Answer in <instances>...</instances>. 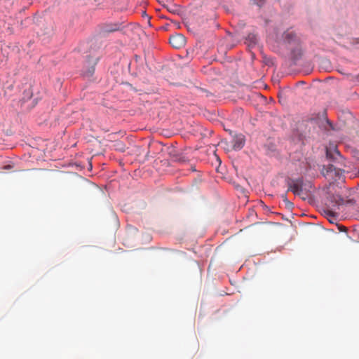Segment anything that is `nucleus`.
Returning a JSON list of instances; mask_svg holds the SVG:
<instances>
[{
  "label": "nucleus",
  "instance_id": "f257e3e1",
  "mask_svg": "<svg viewBox=\"0 0 359 359\" xmlns=\"http://www.w3.org/2000/svg\"><path fill=\"white\" fill-rule=\"evenodd\" d=\"M283 42L287 48L291 51L294 58H297L302 53L300 41L292 30H287L283 35Z\"/></svg>",
  "mask_w": 359,
  "mask_h": 359
},
{
  "label": "nucleus",
  "instance_id": "f03ea898",
  "mask_svg": "<svg viewBox=\"0 0 359 359\" xmlns=\"http://www.w3.org/2000/svg\"><path fill=\"white\" fill-rule=\"evenodd\" d=\"M344 203V199L339 195H330L327 198L326 205L331 209L328 210L327 215L334 216L333 210L339 209V206Z\"/></svg>",
  "mask_w": 359,
  "mask_h": 359
},
{
  "label": "nucleus",
  "instance_id": "7ed1b4c3",
  "mask_svg": "<svg viewBox=\"0 0 359 359\" xmlns=\"http://www.w3.org/2000/svg\"><path fill=\"white\" fill-rule=\"evenodd\" d=\"M294 193V195L302 196L303 194V180L298 178L289 182L288 190Z\"/></svg>",
  "mask_w": 359,
  "mask_h": 359
},
{
  "label": "nucleus",
  "instance_id": "20e7f679",
  "mask_svg": "<svg viewBox=\"0 0 359 359\" xmlns=\"http://www.w3.org/2000/svg\"><path fill=\"white\" fill-rule=\"evenodd\" d=\"M169 42L173 48L180 49L186 45V38L182 34H177L171 36Z\"/></svg>",
  "mask_w": 359,
  "mask_h": 359
},
{
  "label": "nucleus",
  "instance_id": "39448f33",
  "mask_svg": "<svg viewBox=\"0 0 359 359\" xmlns=\"http://www.w3.org/2000/svg\"><path fill=\"white\" fill-rule=\"evenodd\" d=\"M245 138L242 134L236 135L232 140V148L236 151L241 150L245 145Z\"/></svg>",
  "mask_w": 359,
  "mask_h": 359
},
{
  "label": "nucleus",
  "instance_id": "423d86ee",
  "mask_svg": "<svg viewBox=\"0 0 359 359\" xmlns=\"http://www.w3.org/2000/svg\"><path fill=\"white\" fill-rule=\"evenodd\" d=\"M121 24L119 22L106 23L102 25L101 32L102 33H109L118 31L121 29Z\"/></svg>",
  "mask_w": 359,
  "mask_h": 359
},
{
  "label": "nucleus",
  "instance_id": "0eeeda50",
  "mask_svg": "<svg viewBox=\"0 0 359 359\" xmlns=\"http://www.w3.org/2000/svg\"><path fill=\"white\" fill-rule=\"evenodd\" d=\"M33 97V93L32 91L27 90L24 91V103H27V107L32 109L36 104V99L31 100V98Z\"/></svg>",
  "mask_w": 359,
  "mask_h": 359
},
{
  "label": "nucleus",
  "instance_id": "6e6552de",
  "mask_svg": "<svg viewBox=\"0 0 359 359\" xmlns=\"http://www.w3.org/2000/svg\"><path fill=\"white\" fill-rule=\"evenodd\" d=\"M311 85L309 83H306L303 81H299L295 83V86L292 88H295L297 90H309L310 89Z\"/></svg>",
  "mask_w": 359,
  "mask_h": 359
},
{
  "label": "nucleus",
  "instance_id": "1a4fd4ad",
  "mask_svg": "<svg viewBox=\"0 0 359 359\" xmlns=\"http://www.w3.org/2000/svg\"><path fill=\"white\" fill-rule=\"evenodd\" d=\"M95 72V67L91 66L86 72H83L85 76L90 77L93 76Z\"/></svg>",
  "mask_w": 359,
  "mask_h": 359
},
{
  "label": "nucleus",
  "instance_id": "9d476101",
  "mask_svg": "<svg viewBox=\"0 0 359 359\" xmlns=\"http://www.w3.org/2000/svg\"><path fill=\"white\" fill-rule=\"evenodd\" d=\"M181 86L185 87V88H199L197 86L196 83H194L192 81H189L187 84H184V85H182Z\"/></svg>",
  "mask_w": 359,
  "mask_h": 359
},
{
  "label": "nucleus",
  "instance_id": "9b49d317",
  "mask_svg": "<svg viewBox=\"0 0 359 359\" xmlns=\"http://www.w3.org/2000/svg\"><path fill=\"white\" fill-rule=\"evenodd\" d=\"M253 3L259 7H262L265 4V0H252Z\"/></svg>",
  "mask_w": 359,
  "mask_h": 359
},
{
  "label": "nucleus",
  "instance_id": "f8f14e48",
  "mask_svg": "<svg viewBox=\"0 0 359 359\" xmlns=\"http://www.w3.org/2000/svg\"><path fill=\"white\" fill-rule=\"evenodd\" d=\"M255 88H266V86L264 83V82L262 81H259L257 83V86H255Z\"/></svg>",
  "mask_w": 359,
  "mask_h": 359
},
{
  "label": "nucleus",
  "instance_id": "ddd939ff",
  "mask_svg": "<svg viewBox=\"0 0 359 359\" xmlns=\"http://www.w3.org/2000/svg\"><path fill=\"white\" fill-rule=\"evenodd\" d=\"M326 156L328 158H334V155H332L331 154V151L330 150H328V149H327V151H326Z\"/></svg>",
  "mask_w": 359,
  "mask_h": 359
},
{
  "label": "nucleus",
  "instance_id": "4468645a",
  "mask_svg": "<svg viewBox=\"0 0 359 359\" xmlns=\"http://www.w3.org/2000/svg\"><path fill=\"white\" fill-rule=\"evenodd\" d=\"M248 38H249L250 40H252V41L254 43H256V37H255V36H254V35H252V36H251V35H249V36H248Z\"/></svg>",
  "mask_w": 359,
  "mask_h": 359
},
{
  "label": "nucleus",
  "instance_id": "2eb2a0df",
  "mask_svg": "<svg viewBox=\"0 0 359 359\" xmlns=\"http://www.w3.org/2000/svg\"><path fill=\"white\" fill-rule=\"evenodd\" d=\"M334 170V168L332 165H329L327 166V172H332Z\"/></svg>",
  "mask_w": 359,
  "mask_h": 359
},
{
  "label": "nucleus",
  "instance_id": "dca6fc26",
  "mask_svg": "<svg viewBox=\"0 0 359 359\" xmlns=\"http://www.w3.org/2000/svg\"><path fill=\"white\" fill-rule=\"evenodd\" d=\"M284 93H285V91H279V93H278V96L279 97L280 102H281L280 99L282 98Z\"/></svg>",
  "mask_w": 359,
  "mask_h": 359
},
{
  "label": "nucleus",
  "instance_id": "f3484780",
  "mask_svg": "<svg viewBox=\"0 0 359 359\" xmlns=\"http://www.w3.org/2000/svg\"><path fill=\"white\" fill-rule=\"evenodd\" d=\"M212 96H213V93L212 91H207V95H206L207 97H212Z\"/></svg>",
  "mask_w": 359,
  "mask_h": 359
},
{
  "label": "nucleus",
  "instance_id": "a211bd4d",
  "mask_svg": "<svg viewBox=\"0 0 359 359\" xmlns=\"http://www.w3.org/2000/svg\"><path fill=\"white\" fill-rule=\"evenodd\" d=\"M318 115L312 116L308 118V120L314 121L317 118Z\"/></svg>",
  "mask_w": 359,
  "mask_h": 359
},
{
  "label": "nucleus",
  "instance_id": "6ab92c4d",
  "mask_svg": "<svg viewBox=\"0 0 359 359\" xmlns=\"http://www.w3.org/2000/svg\"><path fill=\"white\" fill-rule=\"evenodd\" d=\"M282 197H283V201H284L285 203H289V204L290 205V203L287 201V197H286V196H285V195H283V196H282Z\"/></svg>",
  "mask_w": 359,
  "mask_h": 359
},
{
  "label": "nucleus",
  "instance_id": "aec40b11",
  "mask_svg": "<svg viewBox=\"0 0 359 359\" xmlns=\"http://www.w3.org/2000/svg\"><path fill=\"white\" fill-rule=\"evenodd\" d=\"M325 121L326 123L330 126V127L332 128V123L327 118H326Z\"/></svg>",
  "mask_w": 359,
  "mask_h": 359
},
{
  "label": "nucleus",
  "instance_id": "412c9836",
  "mask_svg": "<svg viewBox=\"0 0 359 359\" xmlns=\"http://www.w3.org/2000/svg\"><path fill=\"white\" fill-rule=\"evenodd\" d=\"M255 95L258 96V97H260L262 99H264V97L263 95H262L261 94L258 93H255Z\"/></svg>",
  "mask_w": 359,
  "mask_h": 359
},
{
  "label": "nucleus",
  "instance_id": "4be33fe9",
  "mask_svg": "<svg viewBox=\"0 0 359 359\" xmlns=\"http://www.w3.org/2000/svg\"><path fill=\"white\" fill-rule=\"evenodd\" d=\"M123 85L125 86V88H129L130 85L128 83H123Z\"/></svg>",
  "mask_w": 359,
  "mask_h": 359
},
{
  "label": "nucleus",
  "instance_id": "5701e85b",
  "mask_svg": "<svg viewBox=\"0 0 359 359\" xmlns=\"http://www.w3.org/2000/svg\"><path fill=\"white\" fill-rule=\"evenodd\" d=\"M335 154L337 155V156H340V154L338 151H335Z\"/></svg>",
  "mask_w": 359,
  "mask_h": 359
},
{
  "label": "nucleus",
  "instance_id": "b1692460",
  "mask_svg": "<svg viewBox=\"0 0 359 359\" xmlns=\"http://www.w3.org/2000/svg\"><path fill=\"white\" fill-rule=\"evenodd\" d=\"M354 87H355V88H359V81L358 82V83H357V84H355V86H354Z\"/></svg>",
  "mask_w": 359,
  "mask_h": 359
},
{
  "label": "nucleus",
  "instance_id": "393cba45",
  "mask_svg": "<svg viewBox=\"0 0 359 359\" xmlns=\"http://www.w3.org/2000/svg\"><path fill=\"white\" fill-rule=\"evenodd\" d=\"M341 231H343V230H346V227L343 226L342 228L340 229Z\"/></svg>",
  "mask_w": 359,
  "mask_h": 359
},
{
  "label": "nucleus",
  "instance_id": "a878e982",
  "mask_svg": "<svg viewBox=\"0 0 359 359\" xmlns=\"http://www.w3.org/2000/svg\"><path fill=\"white\" fill-rule=\"evenodd\" d=\"M158 1L159 2H161V1H160V0H158Z\"/></svg>",
  "mask_w": 359,
  "mask_h": 359
}]
</instances>
